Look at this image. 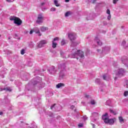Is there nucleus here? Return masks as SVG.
<instances>
[{
  "label": "nucleus",
  "mask_w": 128,
  "mask_h": 128,
  "mask_svg": "<svg viewBox=\"0 0 128 128\" xmlns=\"http://www.w3.org/2000/svg\"><path fill=\"white\" fill-rule=\"evenodd\" d=\"M70 56L72 58H76V60H78V58H84V52L82 50H78L76 48H74L72 50Z\"/></svg>",
  "instance_id": "f257e3e1"
},
{
  "label": "nucleus",
  "mask_w": 128,
  "mask_h": 128,
  "mask_svg": "<svg viewBox=\"0 0 128 128\" xmlns=\"http://www.w3.org/2000/svg\"><path fill=\"white\" fill-rule=\"evenodd\" d=\"M68 36L72 42L71 46H76V42H74V40L76 38V34L74 32L70 33L68 34Z\"/></svg>",
  "instance_id": "f03ea898"
},
{
  "label": "nucleus",
  "mask_w": 128,
  "mask_h": 128,
  "mask_svg": "<svg viewBox=\"0 0 128 128\" xmlns=\"http://www.w3.org/2000/svg\"><path fill=\"white\" fill-rule=\"evenodd\" d=\"M44 14L42 13H40L38 15L36 23L38 24H40L44 22Z\"/></svg>",
  "instance_id": "7ed1b4c3"
},
{
  "label": "nucleus",
  "mask_w": 128,
  "mask_h": 128,
  "mask_svg": "<svg viewBox=\"0 0 128 128\" xmlns=\"http://www.w3.org/2000/svg\"><path fill=\"white\" fill-rule=\"evenodd\" d=\"M126 73V70L123 68H119L116 72V76L118 78H121V76H124V74Z\"/></svg>",
  "instance_id": "20e7f679"
},
{
  "label": "nucleus",
  "mask_w": 128,
  "mask_h": 128,
  "mask_svg": "<svg viewBox=\"0 0 128 128\" xmlns=\"http://www.w3.org/2000/svg\"><path fill=\"white\" fill-rule=\"evenodd\" d=\"M48 44V42L46 40H42L40 42L39 44L38 45V48H42L44 46V44Z\"/></svg>",
  "instance_id": "39448f33"
},
{
  "label": "nucleus",
  "mask_w": 128,
  "mask_h": 128,
  "mask_svg": "<svg viewBox=\"0 0 128 128\" xmlns=\"http://www.w3.org/2000/svg\"><path fill=\"white\" fill-rule=\"evenodd\" d=\"M116 120V118H111L108 119L107 120V122H106V124H114V121Z\"/></svg>",
  "instance_id": "423d86ee"
},
{
  "label": "nucleus",
  "mask_w": 128,
  "mask_h": 128,
  "mask_svg": "<svg viewBox=\"0 0 128 128\" xmlns=\"http://www.w3.org/2000/svg\"><path fill=\"white\" fill-rule=\"evenodd\" d=\"M50 72V74H55L56 72V70L54 68V66H52L50 68V70H48V72Z\"/></svg>",
  "instance_id": "0eeeda50"
},
{
  "label": "nucleus",
  "mask_w": 128,
  "mask_h": 128,
  "mask_svg": "<svg viewBox=\"0 0 128 128\" xmlns=\"http://www.w3.org/2000/svg\"><path fill=\"white\" fill-rule=\"evenodd\" d=\"M14 24H18V26H20L22 24V20L16 17L15 21H14Z\"/></svg>",
  "instance_id": "6e6552de"
},
{
  "label": "nucleus",
  "mask_w": 128,
  "mask_h": 128,
  "mask_svg": "<svg viewBox=\"0 0 128 128\" xmlns=\"http://www.w3.org/2000/svg\"><path fill=\"white\" fill-rule=\"evenodd\" d=\"M108 113H106L105 114L102 116V119L103 120L105 124L108 122Z\"/></svg>",
  "instance_id": "1a4fd4ad"
},
{
  "label": "nucleus",
  "mask_w": 128,
  "mask_h": 128,
  "mask_svg": "<svg viewBox=\"0 0 128 128\" xmlns=\"http://www.w3.org/2000/svg\"><path fill=\"white\" fill-rule=\"evenodd\" d=\"M34 32L36 34H38L39 36H42V33H40V29H38V28H34Z\"/></svg>",
  "instance_id": "9d476101"
},
{
  "label": "nucleus",
  "mask_w": 128,
  "mask_h": 128,
  "mask_svg": "<svg viewBox=\"0 0 128 128\" xmlns=\"http://www.w3.org/2000/svg\"><path fill=\"white\" fill-rule=\"evenodd\" d=\"M122 62L124 64H128V60L126 56H124L122 59Z\"/></svg>",
  "instance_id": "9b49d317"
},
{
  "label": "nucleus",
  "mask_w": 128,
  "mask_h": 128,
  "mask_svg": "<svg viewBox=\"0 0 128 128\" xmlns=\"http://www.w3.org/2000/svg\"><path fill=\"white\" fill-rule=\"evenodd\" d=\"M94 40L95 42H96V44H98V46H102V42H100V40L98 37H96Z\"/></svg>",
  "instance_id": "f8f14e48"
},
{
  "label": "nucleus",
  "mask_w": 128,
  "mask_h": 128,
  "mask_svg": "<svg viewBox=\"0 0 128 128\" xmlns=\"http://www.w3.org/2000/svg\"><path fill=\"white\" fill-rule=\"evenodd\" d=\"M110 78V76L108 74H104L103 76V80H109Z\"/></svg>",
  "instance_id": "ddd939ff"
},
{
  "label": "nucleus",
  "mask_w": 128,
  "mask_h": 128,
  "mask_svg": "<svg viewBox=\"0 0 128 128\" xmlns=\"http://www.w3.org/2000/svg\"><path fill=\"white\" fill-rule=\"evenodd\" d=\"M2 90H7L8 92H12V89L10 87H6V88H0V92H2Z\"/></svg>",
  "instance_id": "4468645a"
},
{
  "label": "nucleus",
  "mask_w": 128,
  "mask_h": 128,
  "mask_svg": "<svg viewBox=\"0 0 128 128\" xmlns=\"http://www.w3.org/2000/svg\"><path fill=\"white\" fill-rule=\"evenodd\" d=\"M62 86H64V83H59L56 86L57 88H62Z\"/></svg>",
  "instance_id": "2eb2a0df"
},
{
  "label": "nucleus",
  "mask_w": 128,
  "mask_h": 128,
  "mask_svg": "<svg viewBox=\"0 0 128 128\" xmlns=\"http://www.w3.org/2000/svg\"><path fill=\"white\" fill-rule=\"evenodd\" d=\"M40 31L41 32H46V30H48V27H45V26H42L40 28Z\"/></svg>",
  "instance_id": "dca6fc26"
},
{
  "label": "nucleus",
  "mask_w": 128,
  "mask_h": 128,
  "mask_svg": "<svg viewBox=\"0 0 128 128\" xmlns=\"http://www.w3.org/2000/svg\"><path fill=\"white\" fill-rule=\"evenodd\" d=\"M52 48H56V46L58 45V44L54 42V41H52Z\"/></svg>",
  "instance_id": "f3484780"
},
{
  "label": "nucleus",
  "mask_w": 128,
  "mask_h": 128,
  "mask_svg": "<svg viewBox=\"0 0 128 128\" xmlns=\"http://www.w3.org/2000/svg\"><path fill=\"white\" fill-rule=\"evenodd\" d=\"M118 120H120V122L121 123V124H122V122H124V118H122V116H120L118 118Z\"/></svg>",
  "instance_id": "a211bd4d"
},
{
  "label": "nucleus",
  "mask_w": 128,
  "mask_h": 128,
  "mask_svg": "<svg viewBox=\"0 0 128 128\" xmlns=\"http://www.w3.org/2000/svg\"><path fill=\"white\" fill-rule=\"evenodd\" d=\"M60 78H64V73H62V72H60Z\"/></svg>",
  "instance_id": "6ab92c4d"
},
{
  "label": "nucleus",
  "mask_w": 128,
  "mask_h": 128,
  "mask_svg": "<svg viewBox=\"0 0 128 128\" xmlns=\"http://www.w3.org/2000/svg\"><path fill=\"white\" fill-rule=\"evenodd\" d=\"M54 3L56 6H60V4H58V0H55L54 1Z\"/></svg>",
  "instance_id": "aec40b11"
},
{
  "label": "nucleus",
  "mask_w": 128,
  "mask_h": 128,
  "mask_svg": "<svg viewBox=\"0 0 128 128\" xmlns=\"http://www.w3.org/2000/svg\"><path fill=\"white\" fill-rule=\"evenodd\" d=\"M71 12H68L65 14V16H70Z\"/></svg>",
  "instance_id": "412c9836"
},
{
  "label": "nucleus",
  "mask_w": 128,
  "mask_h": 128,
  "mask_svg": "<svg viewBox=\"0 0 128 128\" xmlns=\"http://www.w3.org/2000/svg\"><path fill=\"white\" fill-rule=\"evenodd\" d=\"M110 112L111 114H116V111H114L113 110H110Z\"/></svg>",
  "instance_id": "4be33fe9"
},
{
  "label": "nucleus",
  "mask_w": 128,
  "mask_h": 128,
  "mask_svg": "<svg viewBox=\"0 0 128 128\" xmlns=\"http://www.w3.org/2000/svg\"><path fill=\"white\" fill-rule=\"evenodd\" d=\"M66 44V41L64 40H62L61 42V46H64Z\"/></svg>",
  "instance_id": "5701e85b"
},
{
  "label": "nucleus",
  "mask_w": 128,
  "mask_h": 128,
  "mask_svg": "<svg viewBox=\"0 0 128 128\" xmlns=\"http://www.w3.org/2000/svg\"><path fill=\"white\" fill-rule=\"evenodd\" d=\"M16 16L10 17V20H14V22L16 20Z\"/></svg>",
  "instance_id": "b1692460"
},
{
  "label": "nucleus",
  "mask_w": 128,
  "mask_h": 128,
  "mask_svg": "<svg viewBox=\"0 0 128 128\" xmlns=\"http://www.w3.org/2000/svg\"><path fill=\"white\" fill-rule=\"evenodd\" d=\"M92 114L93 116H98V112H94Z\"/></svg>",
  "instance_id": "393cba45"
},
{
  "label": "nucleus",
  "mask_w": 128,
  "mask_h": 128,
  "mask_svg": "<svg viewBox=\"0 0 128 128\" xmlns=\"http://www.w3.org/2000/svg\"><path fill=\"white\" fill-rule=\"evenodd\" d=\"M90 104H92V105L96 104V101H94V100H92L90 101Z\"/></svg>",
  "instance_id": "a878e982"
},
{
  "label": "nucleus",
  "mask_w": 128,
  "mask_h": 128,
  "mask_svg": "<svg viewBox=\"0 0 128 128\" xmlns=\"http://www.w3.org/2000/svg\"><path fill=\"white\" fill-rule=\"evenodd\" d=\"M110 50V48L108 47H106L105 48L102 50V52H104V50Z\"/></svg>",
  "instance_id": "bb28decb"
},
{
  "label": "nucleus",
  "mask_w": 128,
  "mask_h": 128,
  "mask_svg": "<svg viewBox=\"0 0 128 128\" xmlns=\"http://www.w3.org/2000/svg\"><path fill=\"white\" fill-rule=\"evenodd\" d=\"M124 96H128V91H125L124 92Z\"/></svg>",
  "instance_id": "cd10ccee"
},
{
  "label": "nucleus",
  "mask_w": 128,
  "mask_h": 128,
  "mask_svg": "<svg viewBox=\"0 0 128 128\" xmlns=\"http://www.w3.org/2000/svg\"><path fill=\"white\" fill-rule=\"evenodd\" d=\"M95 82L96 83V84H100V80L98 78L96 79V80H95Z\"/></svg>",
  "instance_id": "c85d7f7f"
},
{
  "label": "nucleus",
  "mask_w": 128,
  "mask_h": 128,
  "mask_svg": "<svg viewBox=\"0 0 128 128\" xmlns=\"http://www.w3.org/2000/svg\"><path fill=\"white\" fill-rule=\"evenodd\" d=\"M33 84L34 86H36V84H40L38 83V82L35 81L34 82H33Z\"/></svg>",
  "instance_id": "c756f323"
},
{
  "label": "nucleus",
  "mask_w": 128,
  "mask_h": 128,
  "mask_svg": "<svg viewBox=\"0 0 128 128\" xmlns=\"http://www.w3.org/2000/svg\"><path fill=\"white\" fill-rule=\"evenodd\" d=\"M78 126H79V128H82V126H84V124H82L80 123L78 124Z\"/></svg>",
  "instance_id": "7c9ffc66"
},
{
  "label": "nucleus",
  "mask_w": 128,
  "mask_h": 128,
  "mask_svg": "<svg viewBox=\"0 0 128 128\" xmlns=\"http://www.w3.org/2000/svg\"><path fill=\"white\" fill-rule=\"evenodd\" d=\"M119 0H113V4H116V3L118 2Z\"/></svg>",
  "instance_id": "2f4dec72"
},
{
  "label": "nucleus",
  "mask_w": 128,
  "mask_h": 128,
  "mask_svg": "<svg viewBox=\"0 0 128 128\" xmlns=\"http://www.w3.org/2000/svg\"><path fill=\"white\" fill-rule=\"evenodd\" d=\"M24 49H22V50H21V52H20V53H21V54H24Z\"/></svg>",
  "instance_id": "473e14b6"
},
{
  "label": "nucleus",
  "mask_w": 128,
  "mask_h": 128,
  "mask_svg": "<svg viewBox=\"0 0 128 128\" xmlns=\"http://www.w3.org/2000/svg\"><path fill=\"white\" fill-rule=\"evenodd\" d=\"M54 11H56V8H50V12H54Z\"/></svg>",
  "instance_id": "72a5a7b5"
},
{
  "label": "nucleus",
  "mask_w": 128,
  "mask_h": 128,
  "mask_svg": "<svg viewBox=\"0 0 128 128\" xmlns=\"http://www.w3.org/2000/svg\"><path fill=\"white\" fill-rule=\"evenodd\" d=\"M106 14H110V10L109 9L107 10Z\"/></svg>",
  "instance_id": "f704fd0d"
},
{
  "label": "nucleus",
  "mask_w": 128,
  "mask_h": 128,
  "mask_svg": "<svg viewBox=\"0 0 128 128\" xmlns=\"http://www.w3.org/2000/svg\"><path fill=\"white\" fill-rule=\"evenodd\" d=\"M8 2H14V0H6Z\"/></svg>",
  "instance_id": "c9c22d12"
},
{
  "label": "nucleus",
  "mask_w": 128,
  "mask_h": 128,
  "mask_svg": "<svg viewBox=\"0 0 128 128\" xmlns=\"http://www.w3.org/2000/svg\"><path fill=\"white\" fill-rule=\"evenodd\" d=\"M56 40H58V37H56L54 39L53 42H56Z\"/></svg>",
  "instance_id": "e433bc0d"
},
{
  "label": "nucleus",
  "mask_w": 128,
  "mask_h": 128,
  "mask_svg": "<svg viewBox=\"0 0 128 128\" xmlns=\"http://www.w3.org/2000/svg\"><path fill=\"white\" fill-rule=\"evenodd\" d=\"M71 108L72 110H76V109H74L75 107H74V106L72 105L71 106Z\"/></svg>",
  "instance_id": "4c0bfd02"
},
{
  "label": "nucleus",
  "mask_w": 128,
  "mask_h": 128,
  "mask_svg": "<svg viewBox=\"0 0 128 128\" xmlns=\"http://www.w3.org/2000/svg\"><path fill=\"white\" fill-rule=\"evenodd\" d=\"M83 118L84 120H88V117L86 116H84Z\"/></svg>",
  "instance_id": "58836bf2"
},
{
  "label": "nucleus",
  "mask_w": 128,
  "mask_h": 128,
  "mask_svg": "<svg viewBox=\"0 0 128 128\" xmlns=\"http://www.w3.org/2000/svg\"><path fill=\"white\" fill-rule=\"evenodd\" d=\"M88 20H92V14H90V16L88 17Z\"/></svg>",
  "instance_id": "ea45409f"
},
{
  "label": "nucleus",
  "mask_w": 128,
  "mask_h": 128,
  "mask_svg": "<svg viewBox=\"0 0 128 128\" xmlns=\"http://www.w3.org/2000/svg\"><path fill=\"white\" fill-rule=\"evenodd\" d=\"M111 18V16H110V14H108V19L110 20Z\"/></svg>",
  "instance_id": "a19ab883"
},
{
  "label": "nucleus",
  "mask_w": 128,
  "mask_h": 128,
  "mask_svg": "<svg viewBox=\"0 0 128 128\" xmlns=\"http://www.w3.org/2000/svg\"><path fill=\"white\" fill-rule=\"evenodd\" d=\"M126 44V41H123V42H122V46H124V44Z\"/></svg>",
  "instance_id": "79ce46f5"
},
{
  "label": "nucleus",
  "mask_w": 128,
  "mask_h": 128,
  "mask_svg": "<svg viewBox=\"0 0 128 128\" xmlns=\"http://www.w3.org/2000/svg\"><path fill=\"white\" fill-rule=\"evenodd\" d=\"M56 104H54V105H52V106H50V108L51 110H52V108H54V106H56Z\"/></svg>",
  "instance_id": "37998d69"
},
{
  "label": "nucleus",
  "mask_w": 128,
  "mask_h": 128,
  "mask_svg": "<svg viewBox=\"0 0 128 128\" xmlns=\"http://www.w3.org/2000/svg\"><path fill=\"white\" fill-rule=\"evenodd\" d=\"M34 30H31L30 32V34H32V32H34Z\"/></svg>",
  "instance_id": "c03bdc74"
},
{
  "label": "nucleus",
  "mask_w": 128,
  "mask_h": 128,
  "mask_svg": "<svg viewBox=\"0 0 128 128\" xmlns=\"http://www.w3.org/2000/svg\"><path fill=\"white\" fill-rule=\"evenodd\" d=\"M29 66H32V63L31 62H30L29 63V64H28Z\"/></svg>",
  "instance_id": "a18cd8bd"
},
{
  "label": "nucleus",
  "mask_w": 128,
  "mask_h": 128,
  "mask_svg": "<svg viewBox=\"0 0 128 128\" xmlns=\"http://www.w3.org/2000/svg\"><path fill=\"white\" fill-rule=\"evenodd\" d=\"M96 2V0H93L92 2V4H94Z\"/></svg>",
  "instance_id": "49530a36"
},
{
  "label": "nucleus",
  "mask_w": 128,
  "mask_h": 128,
  "mask_svg": "<svg viewBox=\"0 0 128 128\" xmlns=\"http://www.w3.org/2000/svg\"><path fill=\"white\" fill-rule=\"evenodd\" d=\"M28 30L24 31V34H28Z\"/></svg>",
  "instance_id": "de8ad7c7"
},
{
  "label": "nucleus",
  "mask_w": 128,
  "mask_h": 128,
  "mask_svg": "<svg viewBox=\"0 0 128 128\" xmlns=\"http://www.w3.org/2000/svg\"><path fill=\"white\" fill-rule=\"evenodd\" d=\"M88 54H90V51L88 50H87L86 56H88Z\"/></svg>",
  "instance_id": "09e8293b"
},
{
  "label": "nucleus",
  "mask_w": 128,
  "mask_h": 128,
  "mask_svg": "<svg viewBox=\"0 0 128 128\" xmlns=\"http://www.w3.org/2000/svg\"><path fill=\"white\" fill-rule=\"evenodd\" d=\"M2 114H4V112H0V116H2Z\"/></svg>",
  "instance_id": "8fccbe9b"
},
{
  "label": "nucleus",
  "mask_w": 128,
  "mask_h": 128,
  "mask_svg": "<svg viewBox=\"0 0 128 128\" xmlns=\"http://www.w3.org/2000/svg\"><path fill=\"white\" fill-rule=\"evenodd\" d=\"M82 104H83V106H84L86 104V102H82Z\"/></svg>",
  "instance_id": "3c124183"
},
{
  "label": "nucleus",
  "mask_w": 128,
  "mask_h": 128,
  "mask_svg": "<svg viewBox=\"0 0 128 128\" xmlns=\"http://www.w3.org/2000/svg\"><path fill=\"white\" fill-rule=\"evenodd\" d=\"M50 116H54V114L51 113V114L50 115Z\"/></svg>",
  "instance_id": "603ef678"
},
{
  "label": "nucleus",
  "mask_w": 128,
  "mask_h": 128,
  "mask_svg": "<svg viewBox=\"0 0 128 128\" xmlns=\"http://www.w3.org/2000/svg\"><path fill=\"white\" fill-rule=\"evenodd\" d=\"M126 86V88H128V83H127Z\"/></svg>",
  "instance_id": "864d4df0"
},
{
  "label": "nucleus",
  "mask_w": 128,
  "mask_h": 128,
  "mask_svg": "<svg viewBox=\"0 0 128 128\" xmlns=\"http://www.w3.org/2000/svg\"><path fill=\"white\" fill-rule=\"evenodd\" d=\"M66 2H70V0H65Z\"/></svg>",
  "instance_id": "5fc2aeb1"
},
{
  "label": "nucleus",
  "mask_w": 128,
  "mask_h": 128,
  "mask_svg": "<svg viewBox=\"0 0 128 128\" xmlns=\"http://www.w3.org/2000/svg\"><path fill=\"white\" fill-rule=\"evenodd\" d=\"M41 6H44V2H42L41 4Z\"/></svg>",
  "instance_id": "6e6d98bb"
},
{
  "label": "nucleus",
  "mask_w": 128,
  "mask_h": 128,
  "mask_svg": "<svg viewBox=\"0 0 128 128\" xmlns=\"http://www.w3.org/2000/svg\"><path fill=\"white\" fill-rule=\"evenodd\" d=\"M118 80V77H115L114 80Z\"/></svg>",
  "instance_id": "4d7b16f0"
},
{
  "label": "nucleus",
  "mask_w": 128,
  "mask_h": 128,
  "mask_svg": "<svg viewBox=\"0 0 128 128\" xmlns=\"http://www.w3.org/2000/svg\"><path fill=\"white\" fill-rule=\"evenodd\" d=\"M90 96H88V95H86V98H88Z\"/></svg>",
  "instance_id": "13d9d810"
},
{
  "label": "nucleus",
  "mask_w": 128,
  "mask_h": 128,
  "mask_svg": "<svg viewBox=\"0 0 128 128\" xmlns=\"http://www.w3.org/2000/svg\"><path fill=\"white\" fill-rule=\"evenodd\" d=\"M92 124V126H93V128H94V124Z\"/></svg>",
  "instance_id": "bf43d9fd"
},
{
  "label": "nucleus",
  "mask_w": 128,
  "mask_h": 128,
  "mask_svg": "<svg viewBox=\"0 0 128 128\" xmlns=\"http://www.w3.org/2000/svg\"><path fill=\"white\" fill-rule=\"evenodd\" d=\"M44 10H46V8H44H44H42V10H43V11H44Z\"/></svg>",
  "instance_id": "052dcab7"
},
{
  "label": "nucleus",
  "mask_w": 128,
  "mask_h": 128,
  "mask_svg": "<svg viewBox=\"0 0 128 128\" xmlns=\"http://www.w3.org/2000/svg\"><path fill=\"white\" fill-rule=\"evenodd\" d=\"M110 102V100H108V101H107L106 102L108 103V102Z\"/></svg>",
  "instance_id": "680f3d73"
},
{
  "label": "nucleus",
  "mask_w": 128,
  "mask_h": 128,
  "mask_svg": "<svg viewBox=\"0 0 128 128\" xmlns=\"http://www.w3.org/2000/svg\"><path fill=\"white\" fill-rule=\"evenodd\" d=\"M42 88V86H39V88Z\"/></svg>",
  "instance_id": "e2e57ef3"
},
{
  "label": "nucleus",
  "mask_w": 128,
  "mask_h": 128,
  "mask_svg": "<svg viewBox=\"0 0 128 128\" xmlns=\"http://www.w3.org/2000/svg\"><path fill=\"white\" fill-rule=\"evenodd\" d=\"M98 52H100V50L98 49L97 50Z\"/></svg>",
  "instance_id": "0e129e2a"
}]
</instances>
